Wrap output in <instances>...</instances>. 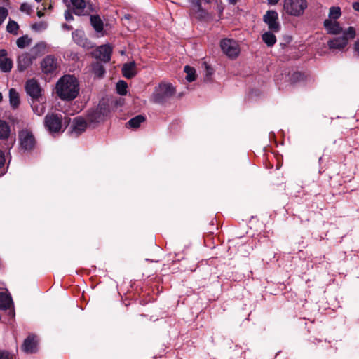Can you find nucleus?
<instances>
[{
    "instance_id": "obj_39",
    "label": "nucleus",
    "mask_w": 359,
    "mask_h": 359,
    "mask_svg": "<svg viewBox=\"0 0 359 359\" xmlns=\"http://www.w3.org/2000/svg\"><path fill=\"white\" fill-rule=\"evenodd\" d=\"M5 155L3 151L0 149V176L4 174V166L5 164Z\"/></svg>"
},
{
    "instance_id": "obj_10",
    "label": "nucleus",
    "mask_w": 359,
    "mask_h": 359,
    "mask_svg": "<svg viewBox=\"0 0 359 359\" xmlns=\"http://www.w3.org/2000/svg\"><path fill=\"white\" fill-rule=\"evenodd\" d=\"M278 13L273 10L266 11L263 17L264 22L268 25L269 29L273 32H277L280 29V25L278 22Z\"/></svg>"
},
{
    "instance_id": "obj_12",
    "label": "nucleus",
    "mask_w": 359,
    "mask_h": 359,
    "mask_svg": "<svg viewBox=\"0 0 359 359\" xmlns=\"http://www.w3.org/2000/svg\"><path fill=\"white\" fill-rule=\"evenodd\" d=\"M73 41L79 46L89 50L93 48V43L89 41L83 31L80 29H76L72 33Z\"/></svg>"
},
{
    "instance_id": "obj_37",
    "label": "nucleus",
    "mask_w": 359,
    "mask_h": 359,
    "mask_svg": "<svg viewBox=\"0 0 359 359\" xmlns=\"http://www.w3.org/2000/svg\"><path fill=\"white\" fill-rule=\"evenodd\" d=\"M203 65L205 68V81H210L211 79V76L214 73V69L205 62H203Z\"/></svg>"
},
{
    "instance_id": "obj_26",
    "label": "nucleus",
    "mask_w": 359,
    "mask_h": 359,
    "mask_svg": "<svg viewBox=\"0 0 359 359\" xmlns=\"http://www.w3.org/2000/svg\"><path fill=\"white\" fill-rule=\"evenodd\" d=\"M90 20L92 27L96 32H100L103 30L104 24L102 19L98 15H90Z\"/></svg>"
},
{
    "instance_id": "obj_51",
    "label": "nucleus",
    "mask_w": 359,
    "mask_h": 359,
    "mask_svg": "<svg viewBox=\"0 0 359 359\" xmlns=\"http://www.w3.org/2000/svg\"><path fill=\"white\" fill-rule=\"evenodd\" d=\"M64 27L68 29V30H71L72 29V27L71 25H65Z\"/></svg>"
},
{
    "instance_id": "obj_35",
    "label": "nucleus",
    "mask_w": 359,
    "mask_h": 359,
    "mask_svg": "<svg viewBox=\"0 0 359 359\" xmlns=\"http://www.w3.org/2000/svg\"><path fill=\"white\" fill-rule=\"evenodd\" d=\"M97 111L100 113V115L102 116V118L104 119V117L107 116V114L109 112V107L107 104L102 103L99 104L98 106L95 108Z\"/></svg>"
},
{
    "instance_id": "obj_47",
    "label": "nucleus",
    "mask_w": 359,
    "mask_h": 359,
    "mask_svg": "<svg viewBox=\"0 0 359 359\" xmlns=\"http://www.w3.org/2000/svg\"><path fill=\"white\" fill-rule=\"evenodd\" d=\"M132 18H133V16L130 14H126L123 17L122 20H130Z\"/></svg>"
},
{
    "instance_id": "obj_45",
    "label": "nucleus",
    "mask_w": 359,
    "mask_h": 359,
    "mask_svg": "<svg viewBox=\"0 0 359 359\" xmlns=\"http://www.w3.org/2000/svg\"><path fill=\"white\" fill-rule=\"evenodd\" d=\"M352 6L355 11H359V2H353Z\"/></svg>"
},
{
    "instance_id": "obj_24",
    "label": "nucleus",
    "mask_w": 359,
    "mask_h": 359,
    "mask_svg": "<svg viewBox=\"0 0 359 359\" xmlns=\"http://www.w3.org/2000/svg\"><path fill=\"white\" fill-rule=\"evenodd\" d=\"M9 102L11 106L14 109L18 108L20 104L19 93L15 88L9 90Z\"/></svg>"
},
{
    "instance_id": "obj_1",
    "label": "nucleus",
    "mask_w": 359,
    "mask_h": 359,
    "mask_svg": "<svg viewBox=\"0 0 359 359\" xmlns=\"http://www.w3.org/2000/svg\"><path fill=\"white\" fill-rule=\"evenodd\" d=\"M56 93L62 100L72 101L79 93V83L73 75H65L62 76L56 83Z\"/></svg>"
},
{
    "instance_id": "obj_50",
    "label": "nucleus",
    "mask_w": 359,
    "mask_h": 359,
    "mask_svg": "<svg viewBox=\"0 0 359 359\" xmlns=\"http://www.w3.org/2000/svg\"><path fill=\"white\" fill-rule=\"evenodd\" d=\"M229 3L235 5L237 3V0H228Z\"/></svg>"
},
{
    "instance_id": "obj_44",
    "label": "nucleus",
    "mask_w": 359,
    "mask_h": 359,
    "mask_svg": "<svg viewBox=\"0 0 359 359\" xmlns=\"http://www.w3.org/2000/svg\"><path fill=\"white\" fill-rule=\"evenodd\" d=\"M354 50L359 56V39H358L354 44Z\"/></svg>"
},
{
    "instance_id": "obj_23",
    "label": "nucleus",
    "mask_w": 359,
    "mask_h": 359,
    "mask_svg": "<svg viewBox=\"0 0 359 359\" xmlns=\"http://www.w3.org/2000/svg\"><path fill=\"white\" fill-rule=\"evenodd\" d=\"M87 119L86 120L82 117L75 118L72 126L73 130L76 132H79V133L85 131L87 127Z\"/></svg>"
},
{
    "instance_id": "obj_14",
    "label": "nucleus",
    "mask_w": 359,
    "mask_h": 359,
    "mask_svg": "<svg viewBox=\"0 0 359 359\" xmlns=\"http://www.w3.org/2000/svg\"><path fill=\"white\" fill-rule=\"evenodd\" d=\"M37 337L34 334H29L24 340L22 350L26 353H34L37 351Z\"/></svg>"
},
{
    "instance_id": "obj_21",
    "label": "nucleus",
    "mask_w": 359,
    "mask_h": 359,
    "mask_svg": "<svg viewBox=\"0 0 359 359\" xmlns=\"http://www.w3.org/2000/svg\"><path fill=\"white\" fill-rule=\"evenodd\" d=\"M44 103H45L44 97L32 100L31 107L32 108V110L38 116H41L44 114L45 110H46V107L44 105Z\"/></svg>"
},
{
    "instance_id": "obj_2",
    "label": "nucleus",
    "mask_w": 359,
    "mask_h": 359,
    "mask_svg": "<svg viewBox=\"0 0 359 359\" xmlns=\"http://www.w3.org/2000/svg\"><path fill=\"white\" fill-rule=\"evenodd\" d=\"M175 93V89L170 83H161L156 87L152 95V102L163 104Z\"/></svg>"
},
{
    "instance_id": "obj_28",
    "label": "nucleus",
    "mask_w": 359,
    "mask_h": 359,
    "mask_svg": "<svg viewBox=\"0 0 359 359\" xmlns=\"http://www.w3.org/2000/svg\"><path fill=\"white\" fill-rule=\"evenodd\" d=\"M10 126L5 121L0 120V139H7L10 135Z\"/></svg>"
},
{
    "instance_id": "obj_20",
    "label": "nucleus",
    "mask_w": 359,
    "mask_h": 359,
    "mask_svg": "<svg viewBox=\"0 0 359 359\" xmlns=\"http://www.w3.org/2000/svg\"><path fill=\"white\" fill-rule=\"evenodd\" d=\"M86 119L90 125H96L97 123L104 121V118L100 115V113L97 111L95 108L88 111Z\"/></svg>"
},
{
    "instance_id": "obj_49",
    "label": "nucleus",
    "mask_w": 359,
    "mask_h": 359,
    "mask_svg": "<svg viewBox=\"0 0 359 359\" xmlns=\"http://www.w3.org/2000/svg\"><path fill=\"white\" fill-rule=\"evenodd\" d=\"M44 15V13L42 11H37V16L39 18H41Z\"/></svg>"
},
{
    "instance_id": "obj_40",
    "label": "nucleus",
    "mask_w": 359,
    "mask_h": 359,
    "mask_svg": "<svg viewBox=\"0 0 359 359\" xmlns=\"http://www.w3.org/2000/svg\"><path fill=\"white\" fill-rule=\"evenodd\" d=\"M7 15L8 10L4 7H0V25H1Z\"/></svg>"
},
{
    "instance_id": "obj_17",
    "label": "nucleus",
    "mask_w": 359,
    "mask_h": 359,
    "mask_svg": "<svg viewBox=\"0 0 359 359\" xmlns=\"http://www.w3.org/2000/svg\"><path fill=\"white\" fill-rule=\"evenodd\" d=\"M74 9V13L76 15H85L84 9L90 8V0H70Z\"/></svg>"
},
{
    "instance_id": "obj_6",
    "label": "nucleus",
    "mask_w": 359,
    "mask_h": 359,
    "mask_svg": "<svg viewBox=\"0 0 359 359\" xmlns=\"http://www.w3.org/2000/svg\"><path fill=\"white\" fill-rule=\"evenodd\" d=\"M62 116L60 114L48 113L44 118L45 128L50 133H58L62 128Z\"/></svg>"
},
{
    "instance_id": "obj_15",
    "label": "nucleus",
    "mask_w": 359,
    "mask_h": 359,
    "mask_svg": "<svg viewBox=\"0 0 359 359\" xmlns=\"http://www.w3.org/2000/svg\"><path fill=\"white\" fill-rule=\"evenodd\" d=\"M8 53L5 49H0V69L1 72H10L13 68V60L7 57Z\"/></svg>"
},
{
    "instance_id": "obj_53",
    "label": "nucleus",
    "mask_w": 359,
    "mask_h": 359,
    "mask_svg": "<svg viewBox=\"0 0 359 359\" xmlns=\"http://www.w3.org/2000/svg\"><path fill=\"white\" fill-rule=\"evenodd\" d=\"M3 98L2 93L0 92V102H1Z\"/></svg>"
},
{
    "instance_id": "obj_3",
    "label": "nucleus",
    "mask_w": 359,
    "mask_h": 359,
    "mask_svg": "<svg viewBox=\"0 0 359 359\" xmlns=\"http://www.w3.org/2000/svg\"><path fill=\"white\" fill-rule=\"evenodd\" d=\"M355 29L353 27H349L344 32V35L340 37H336L327 41V46L330 49L342 50L348 44V39H353L355 36Z\"/></svg>"
},
{
    "instance_id": "obj_11",
    "label": "nucleus",
    "mask_w": 359,
    "mask_h": 359,
    "mask_svg": "<svg viewBox=\"0 0 359 359\" xmlns=\"http://www.w3.org/2000/svg\"><path fill=\"white\" fill-rule=\"evenodd\" d=\"M111 53L112 48L109 45L106 44L99 46L93 55L97 60L107 63L110 61Z\"/></svg>"
},
{
    "instance_id": "obj_16",
    "label": "nucleus",
    "mask_w": 359,
    "mask_h": 359,
    "mask_svg": "<svg viewBox=\"0 0 359 359\" xmlns=\"http://www.w3.org/2000/svg\"><path fill=\"white\" fill-rule=\"evenodd\" d=\"M34 57H32L28 53L21 54L18 57V69L19 72H24L33 63Z\"/></svg>"
},
{
    "instance_id": "obj_27",
    "label": "nucleus",
    "mask_w": 359,
    "mask_h": 359,
    "mask_svg": "<svg viewBox=\"0 0 359 359\" xmlns=\"http://www.w3.org/2000/svg\"><path fill=\"white\" fill-rule=\"evenodd\" d=\"M145 120L146 118L143 115H137L130 119L127 122L126 126L132 128H137Z\"/></svg>"
},
{
    "instance_id": "obj_43",
    "label": "nucleus",
    "mask_w": 359,
    "mask_h": 359,
    "mask_svg": "<svg viewBox=\"0 0 359 359\" xmlns=\"http://www.w3.org/2000/svg\"><path fill=\"white\" fill-rule=\"evenodd\" d=\"M43 27V23H34L32 25V29L36 31L40 30Z\"/></svg>"
},
{
    "instance_id": "obj_38",
    "label": "nucleus",
    "mask_w": 359,
    "mask_h": 359,
    "mask_svg": "<svg viewBox=\"0 0 359 359\" xmlns=\"http://www.w3.org/2000/svg\"><path fill=\"white\" fill-rule=\"evenodd\" d=\"M20 11L26 13L28 15H30L32 12V6L27 3H22L20 5Z\"/></svg>"
},
{
    "instance_id": "obj_22",
    "label": "nucleus",
    "mask_w": 359,
    "mask_h": 359,
    "mask_svg": "<svg viewBox=\"0 0 359 359\" xmlns=\"http://www.w3.org/2000/svg\"><path fill=\"white\" fill-rule=\"evenodd\" d=\"M102 62L96 60L93 62L91 65L92 72L95 75V76L97 78H102L105 74V69L102 63Z\"/></svg>"
},
{
    "instance_id": "obj_46",
    "label": "nucleus",
    "mask_w": 359,
    "mask_h": 359,
    "mask_svg": "<svg viewBox=\"0 0 359 359\" xmlns=\"http://www.w3.org/2000/svg\"><path fill=\"white\" fill-rule=\"evenodd\" d=\"M41 48H44L43 45L42 43H38L36 46H34L32 48V50H37L40 49Z\"/></svg>"
},
{
    "instance_id": "obj_13",
    "label": "nucleus",
    "mask_w": 359,
    "mask_h": 359,
    "mask_svg": "<svg viewBox=\"0 0 359 359\" xmlns=\"http://www.w3.org/2000/svg\"><path fill=\"white\" fill-rule=\"evenodd\" d=\"M192 4V11L194 13L195 17L199 20H203L208 15V12L202 7L203 4H208L209 0H191Z\"/></svg>"
},
{
    "instance_id": "obj_33",
    "label": "nucleus",
    "mask_w": 359,
    "mask_h": 359,
    "mask_svg": "<svg viewBox=\"0 0 359 359\" xmlns=\"http://www.w3.org/2000/svg\"><path fill=\"white\" fill-rule=\"evenodd\" d=\"M19 29L18 24L12 20H10L6 26V31L13 35L18 34V30Z\"/></svg>"
},
{
    "instance_id": "obj_31",
    "label": "nucleus",
    "mask_w": 359,
    "mask_h": 359,
    "mask_svg": "<svg viewBox=\"0 0 359 359\" xmlns=\"http://www.w3.org/2000/svg\"><path fill=\"white\" fill-rule=\"evenodd\" d=\"M128 84L125 81L120 80L117 82L116 89L120 95H126L127 94Z\"/></svg>"
},
{
    "instance_id": "obj_52",
    "label": "nucleus",
    "mask_w": 359,
    "mask_h": 359,
    "mask_svg": "<svg viewBox=\"0 0 359 359\" xmlns=\"http://www.w3.org/2000/svg\"><path fill=\"white\" fill-rule=\"evenodd\" d=\"M316 341H317L318 342H320L321 340L320 339H318L316 338H314L313 340L312 341V343H313L314 344H316Z\"/></svg>"
},
{
    "instance_id": "obj_48",
    "label": "nucleus",
    "mask_w": 359,
    "mask_h": 359,
    "mask_svg": "<svg viewBox=\"0 0 359 359\" xmlns=\"http://www.w3.org/2000/svg\"><path fill=\"white\" fill-rule=\"evenodd\" d=\"M268 3L271 5H275L276 4L279 0H267Z\"/></svg>"
},
{
    "instance_id": "obj_8",
    "label": "nucleus",
    "mask_w": 359,
    "mask_h": 359,
    "mask_svg": "<svg viewBox=\"0 0 359 359\" xmlns=\"http://www.w3.org/2000/svg\"><path fill=\"white\" fill-rule=\"evenodd\" d=\"M19 140L22 149L32 150L34 148L36 140L33 134L28 130H22L19 133Z\"/></svg>"
},
{
    "instance_id": "obj_34",
    "label": "nucleus",
    "mask_w": 359,
    "mask_h": 359,
    "mask_svg": "<svg viewBox=\"0 0 359 359\" xmlns=\"http://www.w3.org/2000/svg\"><path fill=\"white\" fill-rule=\"evenodd\" d=\"M341 15V8L338 6H332L330 8L329 18L337 20Z\"/></svg>"
},
{
    "instance_id": "obj_18",
    "label": "nucleus",
    "mask_w": 359,
    "mask_h": 359,
    "mask_svg": "<svg viewBox=\"0 0 359 359\" xmlns=\"http://www.w3.org/2000/svg\"><path fill=\"white\" fill-rule=\"evenodd\" d=\"M323 25L330 34H339L342 32V27L337 20L332 21L330 19H326L323 22Z\"/></svg>"
},
{
    "instance_id": "obj_41",
    "label": "nucleus",
    "mask_w": 359,
    "mask_h": 359,
    "mask_svg": "<svg viewBox=\"0 0 359 359\" xmlns=\"http://www.w3.org/2000/svg\"><path fill=\"white\" fill-rule=\"evenodd\" d=\"M0 359H13V355L7 351H0Z\"/></svg>"
},
{
    "instance_id": "obj_19",
    "label": "nucleus",
    "mask_w": 359,
    "mask_h": 359,
    "mask_svg": "<svg viewBox=\"0 0 359 359\" xmlns=\"http://www.w3.org/2000/svg\"><path fill=\"white\" fill-rule=\"evenodd\" d=\"M122 74L123 76L128 79L135 77L137 74L135 62L132 61L125 63L122 67Z\"/></svg>"
},
{
    "instance_id": "obj_54",
    "label": "nucleus",
    "mask_w": 359,
    "mask_h": 359,
    "mask_svg": "<svg viewBox=\"0 0 359 359\" xmlns=\"http://www.w3.org/2000/svg\"><path fill=\"white\" fill-rule=\"evenodd\" d=\"M37 2H40L41 0H35Z\"/></svg>"
},
{
    "instance_id": "obj_30",
    "label": "nucleus",
    "mask_w": 359,
    "mask_h": 359,
    "mask_svg": "<svg viewBox=\"0 0 359 359\" xmlns=\"http://www.w3.org/2000/svg\"><path fill=\"white\" fill-rule=\"evenodd\" d=\"M184 72L187 74L186 79L189 82H192L196 80V70L194 67H190L189 65H186L184 69Z\"/></svg>"
},
{
    "instance_id": "obj_25",
    "label": "nucleus",
    "mask_w": 359,
    "mask_h": 359,
    "mask_svg": "<svg viewBox=\"0 0 359 359\" xmlns=\"http://www.w3.org/2000/svg\"><path fill=\"white\" fill-rule=\"evenodd\" d=\"M13 304L11 297L4 292H0V309L7 310Z\"/></svg>"
},
{
    "instance_id": "obj_4",
    "label": "nucleus",
    "mask_w": 359,
    "mask_h": 359,
    "mask_svg": "<svg viewBox=\"0 0 359 359\" xmlns=\"http://www.w3.org/2000/svg\"><path fill=\"white\" fill-rule=\"evenodd\" d=\"M308 7L306 0H285L283 8L285 12L290 15H302Z\"/></svg>"
},
{
    "instance_id": "obj_7",
    "label": "nucleus",
    "mask_w": 359,
    "mask_h": 359,
    "mask_svg": "<svg viewBox=\"0 0 359 359\" xmlns=\"http://www.w3.org/2000/svg\"><path fill=\"white\" fill-rule=\"evenodd\" d=\"M220 47L222 52L229 58H236L240 53L239 46L233 39H224L220 42Z\"/></svg>"
},
{
    "instance_id": "obj_9",
    "label": "nucleus",
    "mask_w": 359,
    "mask_h": 359,
    "mask_svg": "<svg viewBox=\"0 0 359 359\" xmlns=\"http://www.w3.org/2000/svg\"><path fill=\"white\" fill-rule=\"evenodd\" d=\"M25 89L27 95L31 97V100L43 98L41 88L35 79H29L26 82Z\"/></svg>"
},
{
    "instance_id": "obj_36",
    "label": "nucleus",
    "mask_w": 359,
    "mask_h": 359,
    "mask_svg": "<svg viewBox=\"0 0 359 359\" xmlns=\"http://www.w3.org/2000/svg\"><path fill=\"white\" fill-rule=\"evenodd\" d=\"M304 75L299 72H295L290 76V81L296 83L303 79Z\"/></svg>"
},
{
    "instance_id": "obj_32",
    "label": "nucleus",
    "mask_w": 359,
    "mask_h": 359,
    "mask_svg": "<svg viewBox=\"0 0 359 359\" xmlns=\"http://www.w3.org/2000/svg\"><path fill=\"white\" fill-rule=\"evenodd\" d=\"M31 42L32 39L29 38L27 35H25L17 39L16 44L19 48H24L29 46Z\"/></svg>"
},
{
    "instance_id": "obj_29",
    "label": "nucleus",
    "mask_w": 359,
    "mask_h": 359,
    "mask_svg": "<svg viewBox=\"0 0 359 359\" xmlns=\"http://www.w3.org/2000/svg\"><path fill=\"white\" fill-rule=\"evenodd\" d=\"M263 41L269 46H273L276 42V36L271 32H266L262 36Z\"/></svg>"
},
{
    "instance_id": "obj_5",
    "label": "nucleus",
    "mask_w": 359,
    "mask_h": 359,
    "mask_svg": "<svg viewBox=\"0 0 359 359\" xmlns=\"http://www.w3.org/2000/svg\"><path fill=\"white\" fill-rule=\"evenodd\" d=\"M60 67V60L53 55H46L41 62V71L46 75L55 74Z\"/></svg>"
},
{
    "instance_id": "obj_42",
    "label": "nucleus",
    "mask_w": 359,
    "mask_h": 359,
    "mask_svg": "<svg viewBox=\"0 0 359 359\" xmlns=\"http://www.w3.org/2000/svg\"><path fill=\"white\" fill-rule=\"evenodd\" d=\"M65 18L67 21H71V20H74V17H73L72 13L69 10L65 11Z\"/></svg>"
}]
</instances>
